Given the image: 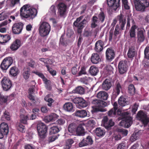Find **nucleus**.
Segmentation results:
<instances>
[{
    "instance_id": "nucleus-50",
    "label": "nucleus",
    "mask_w": 149,
    "mask_h": 149,
    "mask_svg": "<svg viewBox=\"0 0 149 149\" xmlns=\"http://www.w3.org/2000/svg\"><path fill=\"white\" fill-rule=\"evenodd\" d=\"M87 74V72L86 71V69L84 66L81 67L80 70L78 74V76H80L82 74Z\"/></svg>"
},
{
    "instance_id": "nucleus-25",
    "label": "nucleus",
    "mask_w": 149,
    "mask_h": 149,
    "mask_svg": "<svg viewBox=\"0 0 149 149\" xmlns=\"http://www.w3.org/2000/svg\"><path fill=\"white\" fill-rule=\"evenodd\" d=\"M91 60L94 64H97L101 61L99 55L97 53H93L92 54Z\"/></svg>"
},
{
    "instance_id": "nucleus-41",
    "label": "nucleus",
    "mask_w": 149,
    "mask_h": 149,
    "mask_svg": "<svg viewBox=\"0 0 149 149\" xmlns=\"http://www.w3.org/2000/svg\"><path fill=\"white\" fill-rule=\"evenodd\" d=\"M21 113V112H20ZM20 122L22 123L26 124L27 123V120H28V117L27 115L20 113Z\"/></svg>"
},
{
    "instance_id": "nucleus-55",
    "label": "nucleus",
    "mask_w": 149,
    "mask_h": 149,
    "mask_svg": "<svg viewBox=\"0 0 149 149\" xmlns=\"http://www.w3.org/2000/svg\"><path fill=\"white\" fill-rule=\"evenodd\" d=\"M10 2V6L11 7L14 6L15 5L20 3V0H9Z\"/></svg>"
},
{
    "instance_id": "nucleus-60",
    "label": "nucleus",
    "mask_w": 149,
    "mask_h": 149,
    "mask_svg": "<svg viewBox=\"0 0 149 149\" xmlns=\"http://www.w3.org/2000/svg\"><path fill=\"white\" fill-rule=\"evenodd\" d=\"M118 132H121L123 136H126L128 134V131L127 130L123 129H118Z\"/></svg>"
},
{
    "instance_id": "nucleus-4",
    "label": "nucleus",
    "mask_w": 149,
    "mask_h": 149,
    "mask_svg": "<svg viewBox=\"0 0 149 149\" xmlns=\"http://www.w3.org/2000/svg\"><path fill=\"white\" fill-rule=\"evenodd\" d=\"M39 30L40 34L41 36H45L49 33L51 30V26L48 22H43L41 24Z\"/></svg>"
},
{
    "instance_id": "nucleus-62",
    "label": "nucleus",
    "mask_w": 149,
    "mask_h": 149,
    "mask_svg": "<svg viewBox=\"0 0 149 149\" xmlns=\"http://www.w3.org/2000/svg\"><path fill=\"white\" fill-rule=\"evenodd\" d=\"M35 64V61L32 59H31L29 62L28 63V65L33 68H34Z\"/></svg>"
},
{
    "instance_id": "nucleus-29",
    "label": "nucleus",
    "mask_w": 149,
    "mask_h": 149,
    "mask_svg": "<svg viewBox=\"0 0 149 149\" xmlns=\"http://www.w3.org/2000/svg\"><path fill=\"white\" fill-rule=\"evenodd\" d=\"M19 73L18 69L16 66L11 67L9 71V74L13 77L17 76Z\"/></svg>"
},
{
    "instance_id": "nucleus-35",
    "label": "nucleus",
    "mask_w": 149,
    "mask_h": 149,
    "mask_svg": "<svg viewBox=\"0 0 149 149\" xmlns=\"http://www.w3.org/2000/svg\"><path fill=\"white\" fill-rule=\"evenodd\" d=\"M135 54V52L134 47H131L129 48L127 53L128 58H132L134 57Z\"/></svg>"
},
{
    "instance_id": "nucleus-11",
    "label": "nucleus",
    "mask_w": 149,
    "mask_h": 149,
    "mask_svg": "<svg viewBox=\"0 0 149 149\" xmlns=\"http://www.w3.org/2000/svg\"><path fill=\"white\" fill-rule=\"evenodd\" d=\"M24 24L21 22L15 23L12 27L13 33L15 34H19L21 33Z\"/></svg>"
},
{
    "instance_id": "nucleus-18",
    "label": "nucleus",
    "mask_w": 149,
    "mask_h": 149,
    "mask_svg": "<svg viewBox=\"0 0 149 149\" xmlns=\"http://www.w3.org/2000/svg\"><path fill=\"white\" fill-rule=\"evenodd\" d=\"M132 118L131 117H127L126 119L121 120L119 123V125L125 128L129 127L132 124Z\"/></svg>"
},
{
    "instance_id": "nucleus-58",
    "label": "nucleus",
    "mask_w": 149,
    "mask_h": 149,
    "mask_svg": "<svg viewBox=\"0 0 149 149\" xmlns=\"http://www.w3.org/2000/svg\"><path fill=\"white\" fill-rule=\"evenodd\" d=\"M95 124V121L93 120H89L87 123L88 125L91 127H93Z\"/></svg>"
},
{
    "instance_id": "nucleus-47",
    "label": "nucleus",
    "mask_w": 149,
    "mask_h": 149,
    "mask_svg": "<svg viewBox=\"0 0 149 149\" xmlns=\"http://www.w3.org/2000/svg\"><path fill=\"white\" fill-rule=\"evenodd\" d=\"M11 37L8 34H3V43H6L11 39Z\"/></svg>"
},
{
    "instance_id": "nucleus-16",
    "label": "nucleus",
    "mask_w": 149,
    "mask_h": 149,
    "mask_svg": "<svg viewBox=\"0 0 149 149\" xmlns=\"http://www.w3.org/2000/svg\"><path fill=\"white\" fill-rule=\"evenodd\" d=\"M122 89V86L121 82L117 81H116L114 88L113 89L114 92L113 95H114L115 97L118 95Z\"/></svg>"
},
{
    "instance_id": "nucleus-32",
    "label": "nucleus",
    "mask_w": 149,
    "mask_h": 149,
    "mask_svg": "<svg viewBox=\"0 0 149 149\" xmlns=\"http://www.w3.org/2000/svg\"><path fill=\"white\" fill-rule=\"evenodd\" d=\"M89 73L92 76L96 75L99 72L98 68L94 66H91L90 67L89 70Z\"/></svg>"
},
{
    "instance_id": "nucleus-30",
    "label": "nucleus",
    "mask_w": 149,
    "mask_h": 149,
    "mask_svg": "<svg viewBox=\"0 0 149 149\" xmlns=\"http://www.w3.org/2000/svg\"><path fill=\"white\" fill-rule=\"evenodd\" d=\"M118 104L121 106L124 107L128 104V102L127 99L123 96H121L118 99Z\"/></svg>"
},
{
    "instance_id": "nucleus-28",
    "label": "nucleus",
    "mask_w": 149,
    "mask_h": 149,
    "mask_svg": "<svg viewBox=\"0 0 149 149\" xmlns=\"http://www.w3.org/2000/svg\"><path fill=\"white\" fill-rule=\"evenodd\" d=\"M97 97L98 98L102 100H106L107 99L108 94L104 91H101L98 93Z\"/></svg>"
},
{
    "instance_id": "nucleus-33",
    "label": "nucleus",
    "mask_w": 149,
    "mask_h": 149,
    "mask_svg": "<svg viewBox=\"0 0 149 149\" xmlns=\"http://www.w3.org/2000/svg\"><path fill=\"white\" fill-rule=\"evenodd\" d=\"M114 122L113 121L112 119H111L107 123H105L104 126L106 129L108 130H109L111 129L112 127L114 125Z\"/></svg>"
},
{
    "instance_id": "nucleus-59",
    "label": "nucleus",
    "mask_w": 149,
    "mask_h": 149,
    "mask_svg": "<svg viewBox=\"0 0 149 149\" xmlns=\"http://www.w3.org/2000/svg\"><path fill=\"white\" fill-rule=\"evenodd\" d=\"M92 32L89 31H85L84 33V36L85 37H88L92 36Z\"/></svg>"
},
{
    "instance_id": "nucleus-43",
    "label": "nucleus",
    "mask_w": 149,
    "mask_h": 149,
    "mask_svg": "<svg viewBox=\"0 0 149 149\" xmlns=\"http://www.w3.org/2000/svg\"><path fill=\"white\" fill-rule=\"evenodd\" d=\"M44 100L48 102L47 105L49 107H52V103H54V100L52 98H49V95H46L44 98Z\"/></svg>"
},
{
    "instance_id": "nucleus-7",
    "label": "nucleus",
    "mask_w": 149,
    "mask_h": 149,
    "mask_svg": "<svg viewBox=\"0 0 149 149\" xmlns=\"http://www.w3.org/2000/svg\"><path fill=\"white\" fill-rule=\"evenodd\" d=\"M118 68L120 74H126L128 69L127 61L125 60L120 61L118 64Z\"/></svg>"
},
{
    "instance_id": "nucleus-45",
    "label": "nucleus",
    "mask_w": 149,
    "mask_h": 149,
    "mask_svg": "<svg viewBox=\"0 0 149 149\" xmlns=\"http://www.w3.org/2000/svg\"><path fill=\"white\" fill-rule=\"evenodd\" d=\"M128 92L132 95L134 94L135 92V89L134 85L132 84L130 85L128 87Z\"/></svg>"
},
{
    "instance_id": "nucleus-19",
    "label": "nucleus",
    "mask_w": 149,
    "mask_h": 149,
    "mask_svg": "<svg viewBox=\"0 0 149 149\" xmlns=\"http://www.w3.org/2000/svg\"><path fill=\"white\" fill-rule=\"evenodd\" d=\"M91 103L94 107L98 108L104 107L107 106V103L106 102L97 99L93 100L91 101Z\"/></svg>"
},
{
    "instance_id": "nucleus-22",
    "label": "nucleus",
    "mask_w": 149,
    "mask_h": 149,
    "mask_svg": "<svg viewBox=\"0 0 149 149\" xmlns=\"http://www.w3.org/2000/svg\"><path fill=\"white\" fill-rule=\"evenodd\" d=\"M84 125V124H80L77 127L76 132L78 136H83L84 135L85 132L83 127Z\"/></svg>"
},
{
    "instance_id": "nucleus-24",
    "label": "nucleus",
    "mask_w": 149,
    "mask_h": 149,
    "mask_svg": "<svg viewBox=\"0 0 149 149\" xmlns=\"http://www.w3.org/2000/svg\"><path fill=\"white\" fill-rule=\"evenodd\" d=\"M63 109L64 110L68 112H73L74 111V109L72 103L67 102L63 105Z\"/></svg>"
},
{
    "instance_id": "nucleus-51",
    "label": "nucleus",
    "mask_w": 149,
    "mask_h": 149,
    "mask_svg": "<svg viewBox=\"0 0 149 149\" xmlns=\"http://www.w3.org/2000/svg\"><path fill=\"white\" fill-rule=\"evenodd\" d=\"M59 136V134L56 135L50 136L48 139V141L49 143L52 142L54 141L55 140L58 139V136Z\"/></svg>"
},
{
    "instance_id": "nucleus-27",
    "label": "nucleus",
    "mask_w": 149,
    "mask_h": 149,
    "mask_svg": "<svg viewBox=\"0 0 149 149\" xmlns=\"http://www.w3.org/2000/svg\"><path fill=\"white\" fill-rule=\"evenodd\" d=\"M31 70L29 68H25L23 70L22 75L25 80L28 79L30 75Z\"/></svg>"
},
{
    "instance_id": "nucleus-52",
    "label": "nucleus",
    "mask_w": 149,
    "mask_h": 149,
    "mask_svg": "<svg viewBox=\"0 0 149 149\" xmlns=\"http://www.w3.org/2000/svg\"><path fill=\"white\" fill-rule=\"evenodd\" d=\"M145 58L149 59V47H147L145 48L144 51Z\"/></svg>"
},
{
    "instance_id": "nucleus-14",
    "label": "nucleus",
    "mask_w": 149,
    "mask_h": 149,
    "mask_svg": "<svg viewBox=\"0 0 149 149\" xmlns=\"http://www.w3.org/2000/svg\"><path fill=\"white\" fill-rule=\"evenodd\" d=\"M120 0H107V3L108 6L112 7L116 10L120 6Z\"/></svg>"
},
{
    "instance_id": "nucleus-44",
    "label": "nucleus",
    "mask_w": 149,
    "mask_h": 149,
    "mask_svg": "<svg viewBox=\"0 0 149 149\" xmlns=\"http://www.w3.org/2000/svg\"><path fill=\"white\" fill-rule=\"evenodd\" d=\"M8 97L3 95L1 93H0V103H6L8 101Z\"/></svg>"
},
{
    "instance_id": "nucleus-61",
    "label": "nucleus",
    "mask_w": 149,
    "mask_h": 149,
    "mask_svg": "<svg viewBox=\"0 0 149 149\" xmlns=\"http://www.w3.org/2000/svg\"><path fill=\"white\" fill-rule=\"evenodd\" d=\"M121 116L122 117V118L123 119H126L127 117H131L128 116L129 113L127 112H121L120 113Z\"/></svg>"
},
{
    "instance_id": "nucleus-26",
    "label": "nucleus",
    "mask_w": 149,
    "mask_h": 149,
    "mask_svg": "<svg viewBox=\"0 0 149 149\" xmlns=\"http://www.w3.org/2000/svg\"><path fill=\"white\" fill-rule=\"evenodd\" d=\"M74 113L75 116L81 118H84L87 116L86 111L84 110H77Z\"/></svg>"
},
{
    "instance_id": "nucleus-64",
    "label": "nucleus",
    "mask_w": 149,
    "mask_h": 149,
    "mask_svg": "<svg viewBox=\"0 0 149 149\" xmlns=\"http://www.w3.org/2000/svg\"><path fill=\"white\" fill-rule=\"evenodd\" d=\"M125 144L122 143L119 144L117 146V149H125Z\"/></svg>"
},
{
    "instance_id": "nucleus-34",
    "label": "nucleus",
    "mask_w": 149,
    "mask_h": 149,
    "mask_svg": "<svg viewBox=\"0 0 149 149\" xmlns=\"http://www.w3.org/2000/svg\"><path fill=\"white\" fill-rule=\"evenodd\" d=\"M99 21L98 20V18L95 16H93L91 20V27L92 28H94L97 26V24L99 23Z\"/></svg>"
},
{
    "instance_id": "nucleus-9",
    "label": "nucleus",
    "mask_w": 149,
    "mask_h": 149,
    "mask_svg": "<svg viewBox=\"0 0 149 149\" xmlns=\"http://www.w3.org/2000/svg\"><path fill=\"white\" fill-rule=\"evenodd\" d=\"M9 132V127L7 124L2 123L0 124V139L6 136Z\"/></svg>"
},
{
    "instance_id": "nucleus-48",
    "label": "nucleus",
    "mask_w": 149,
    "mask_h": 149,
    "mask_svg": "<svg viewBox=\"0 0 149 149\" xmlns=\"http://www.w3.org/2000/svg\"><path fill=\"white\" fill-rule=\"evenodd\" d=\"M98 19H99V21H100L102 23L104 20L105 16L103 12L100 13L98 16Z\"/></svg>"
},
{
    "instance_id": "nucleus-12",
    "label": "nucleus",
    "mask_w": 149,
    "mask_h": 149,
    "mask_svg": "<svg viewBox=\"0 0 149 149\" xmlns=\"http://www.w3.org/2000/svg\"><path fill=\"white\" fill-rule=\"evenodd\" d=\"M146 31L143 27L137 29V38L138 40L140 42H143L145 39Z\"/></svg>"
},
{
    "instance_id": "nucleus-53",
    "label": "nucleus",
    "mask_w": 149,
    "mask_h": 149,
    "mask_svg": "<svg viewBox=\"0 0 149 149\" xmlns=\"http://www.w3.org/2000/svg\"><path fill=\"white\" fill-rule=\"evenodd\" d=\"M56 124L59 125H63L65 123V119L61 118L57 120L56 121Z\"/></svg>"
},
{
    "instance_id": "nucleus-15",
    "label": "nucleus",
    "mask_w": 149,
    "mask_h": 149,
    "mask_svg": "<svg viewBox=\"0 0 149 149\" xmlns=\"http://www.w3.org/2000/svg\"><path fill=\"white\" fill-rule=\"evenodd\" d=\"M106 56L107 60L109 61H111L114 59L115 54L114 51L110 48H108L106 52Z\"/></svg>"
},
{
    "instance_id": "nucleus-5",
    "label": "nucleus",
    "mask_w": 149,
    "mask_h": 149,
    "mask_svg": "<svg viewBox=\"0 0 149 149\" xmlns=\"http://www.w3.org/2000/svg\"><path fill=\"white\" fill-rule=\"evenodd\" d=\"M117 21H118V25L120 26V29L124 30L126 20L125 18L124 17V15L120 13L113 20V22L111 23V25L114 26Z\"/></svg>"
},
{
    "instance_id": "nucleus-17",
    "label": "nucleus",
    "mask_w": 149,
    "mask_h": 149,
    "mask_svg": "<svg viewBox=\"0 0 149 149\" xmlns=\"http://www.w3.org/2000/svg\"><path fill=\"white\" fill-rule=\"evenodd\" d=\"M93 141L91 137L90 136H88L86 139H83L79 143V146L82 147L88 145L93 144Z\"/></svg>"
},
{
    "instance_id": "nucleus-10",
    "label": "nucleus",
    "mask_w": 149,
    "mask_h": 149,
    "mask_svg": "<svg viewBox=\"0 0 149 149\" xmlns=\"http://www.w3.org/2000/svg\"><path fill=\"white\" fill-rule=\"evenodd\" d=\"M72 102L75 104H77L79 107L84 108L87 106V102L83 98L80 97H76L72 100Z\"/></svg>"
},
{
    "instance_id": "nucleus-31",
    "label": "nucleus",
    "mask_w": 149,
    "mask_h": 149,
    "mask_svg": "<svg viewBox=\"0 0 149 149\" xmlns=\"http://www.w3.org/2000/svg\"><path fill=\"white\" fill-rule=\"evenodd\" d=\"M95 132L96 135L99 137L103 136L105 134L104 130L100 127H97L95 130Z\"/></svg>"
},
{
    "instance_id": "nucleus-36",
    "label": "nucleus",
    "mask_w": 149,
    "mask_h": 149,
    "mask_svg": "<svg viewBox=\"0 0 149 149\" xmlns=\"http://www.w3.org/2000/svg\"><path fill=\"white\" fill-rule=\"evenodd\" d=\"M85 91L84 88L81 86H78L73 90L74 93L81 95L84 94Z\"/></svg>"
},
{
    "instance_id": "nucleus-42",
    "label": "nucleus",
    "mask_w": 149,
    "mask_h": 149,
    "mask_svg": "<svg viewBox=\"0 0 149 149\" xmlns=\"http://www.w3.org/2000/svg\"><path fill=\"white\" fill-rule=\"evenodd\" d=\"M73 142L74 141L72 139H68L67 140L66 144L64 146V149H69Z\"/></svg>"
},
{
    "instance_id": "nucleus-3",
    "label": "nucleus",
    "mask_w": 149,
    "mask_h": 149,
    "mask_svg": "<svg viewBox=\"0 0 149 149\" xmlns=\"http://www.w3.org/2000/svg\"><path fill=\"white\" fill-rule=\"evenodd\" d=\"M37 130L39 138L44 139L46 136L48 127L42 123H39L37 126Z\"/></svg>"
},
{
    "instance_id": "nucleus-39",
    "label": "nucleus",
    "mask_w": 149,
    "mask_h": 149,
    "mask_svg": "<svg viewBox=\"0 0 149 149\" xmlns=\"http://www.w3.org/2000/svg\"><path fill=\"white\" fill-rule=\"evenodd\" d=\"M146 117V114L142 111H138L136 114V118L137 119L141 121Z\"/></svg>"
},
{
    "instance_id": "nucleus-13",
    "label": "nucleus",
    "mask_w": 149,
    "mask_h": 149,
    "mask_svg": "<svg viewBox=\"0 0 149 149\" xmlns=\"http://www.w3.org/2000/svg\"><path fill=\"white\" fill-rule=\"evenodd\" d=\"M22 45V43L21 40L17 39L12 43L10 48L12 51H15L21 46Z\"/></svg>"
},
{
    "instance_id": "nucleus-6",
    "label": "nucleus",
    "mask_w": 149,
    "mask_h": 149,
    "mask_svg": "<svg viewBox=\"0 0 149 149\" xmlns=\"http://www.w3.org/2000/svg\"><path fill=\"white\" fill-rule=\"evenodd\" d=\"M13 63V59L10 56L6 57L2 61L0 65L1 69L5 72Z\"/></svg>"
},
{
    "instance_id": "nucleus-38",
    "label": "nucleus",
    "mask_w": 149,
    "mask_h": 149,
    "mask_svg": "<svg viewBox=\"0 0 149 149\" xmlns=\"http://www.w3.org/2000/svg\"><path fill=\"white\" fill-rule=\"evenodd\" d=\"M137 28V26L135 25H134L132 26L131 27L129 32L130 36L131 38H133L135 37V29H136Z\"/></svg>"
},
{
    "instance_id": "nucleus-8",
    "label": "nucleus",
    "mask_w": 149,
    "mask_h": 149,
    "mask_svg": "<svg viewBox=\"0 0 149 149\" xmlns=\"http://www.w3.org/2000/svg\"><path fill=\"white\" fill-rule=\"evenodd\" d=\"M2 88L3 90L7 91L11 88L12 85L11 80L6 77H4L1 81Z\"/></svg>"
},
{
    "instance_id": "nucleus-46",
    "label": "nucleus",
    "mask_w": 149,
    "mask_h": 149,
    "mask_svg": "<svg viewBox=\"0 0 149 149\" xmlns=\"http://www.w3.org/2000/svg\"><path fill=\"white\" fill-rule=\"evenodd\" d=\"M116 111H117L114 109H111L108 112V115L110 117H115L116 114Z\"/></svg>"
},
{
    "instance_id": "nucleus-20",
    "label": "nucleus",
    "mask_w": 149,
    "mask_h": 149,
    "mask_svg": "<svg viewBox=\"0 0 149 149\" xmlns=\"http://www.w3.org/2000/svg\"><path fill=\"white\" fill-rule=\"evenodd\" d=\"M104 42L102 40L97 41L95 43L94 50L95 51L98 53L101 52L103 49Z\"/></svg>"
},
{
    "instance_id": "nucleus-23",
    "label": "nucleus",
    "mask_w": 149,
    "mask_h": 149,
    "mask_svg": "<svg viewBox=\"0 0 149 149\" xmlns=\"http://www.w3.org/2000/svg\"><path fill=\"white\" fill-rule=\"evenodd\" d=\"M66 6L63 3H59L58 6V13L61 16L63 15L66 11Z\"/></svg>"
},
{
    "instance_id": "nucleus-63",
    "label": "nucleus",
    "mask_w": 149,
    "mask_h": 149,
    "mask_svg": "<svg viewBox=\"0 0 149 149\" xmlns=\"http://www.w3.org/2000/svg\"><path fill=\"white\" fill-rule=\"evenodd\" d=\"M88 77H85L83 78H81L80 79V81L84 84H87L88 82Z\"/></svg>"
},
{
    "instance_id": "nucleus-54",
    "label": "nucleus",
    "mask_w": 149,
    "mask_h": 149,
    "mask_svg": "<svg viewBox=\"0 0 149 149\" xmlns=\"http://www.w3.org/2000/svg\"><path fill=\"white\" fill-rule=\"evenodd\" d=\"M39 60L40 61L44 62V63L52 64V60L49 58L45 59L44 58H40Z\"/></svg>"
},
{
    "instance_id": "nucleus-57",
    "label": "nucleus",
    "mask_w": 149,
    "mask_h": 149,
    "mask_svg": "<svg viewBox=\"0 0 149 149\" xmlns=\"http://www.w3.org/2000/svg\"><path fill=\"white\" fill-rule=\"evenodd\" d=\"M139 105L135 103L134 104L132 109V112L133 114H135L137 110Z\"/></svg>"
},
{
    "instance_id": "nucleus-21",
    "label": "nucleus",
    "mask_w": 149,
    "mask_h": 149,
    "mask_svg": "<svg viewBox=\"0 0 149 149\" xmlns=\"http://www.w3.org/2000/svg\"><path fill=\"white\" fill-rule=\"evenodd\" d=\"M112 86L110 80L106 79L103 82L102 84V89L105 91H108Z\"/></svg>"
},
{
    "instance_id": "nucleus-1",
    "label": "nucleus",
    "mask_w": 149,
    "mask_h": 149,
    "mask_svg": "<svg viewBox=\"0 0 149 149\" xmlns=\"http://www.w3.org/2000/svg\"><path fill=\"white\" fill-rule=\"evenodd\" d=\"M20 15L24 18L30 17L33 19L37 15V10L33 8L30 7L29 5H24L20 9Z\"/></svg>"
},
{
    "instance_id": "nucleus-37",
    "label": "nucleus",
    "mask_w": 149,
    "mask_h": 149,
    "mask_svg": "<svg viewBox=\"0 0 149 149\" xmlns=\"http://www.w3.org/2000/svg\"><path fill=\"white\" fill-rule=\"evenodd\" d=\"M60 130L57 126H53L49 129V133L50 135L57 133Z\"/></svg>"
},
{
    "instance_id": "nucleus-40",
    "label": "nucleus",
    "mask_w": 149,
    "mask_h": 149,
    "mask_svg": "<svg viewBox=\"0 0 149 149\" xmlns=\"http://www.w3.org/2000/svg\"><path fill=\"white\" fill-rule=\"evenodd\" d=\"M77 127L74 123L70 124L68 127V131L71 133H73L76 132Z\"/></svg>"
},
{
    "instance_id": "nucleus-56",
    "label": "nucleus",
    "mask_w": 149,
    "mask_h": 149,
    "mask_svg": "<svg viewBox=\"0 0 149 149\" xmlns=\"http://www.w3.org/2000/svg\"><path fill=\"white\" fill-rule=\"evenodd\" d=\"M137 139V136L136 134L133 133L131 136L130 140V141L133 142L136 141Z\"/></svg>"
},
{
    "instance_id": "nucleus-2",
    "label": "nucleus",
    "mask_w": 149,
    "mask_h": 149,
    "mask_svg": "<svg viewBox=\"0 0 149 149\" xmlns=\"http://www.w3.org/2000/svg\"><path fill=\"white\" fill-rule=\"evenodd\" d=\"M83 18V16H81L77 18L76 20L74 21L73 24V26L74 28L75 27L77 28V32L78 33L80 34L82 33V30L84 27V25L86 24L88 22L87 17H85L82 21L80 22Z\"/></svg>"
},
{
    "instance_id": "nucleus-49",
    "label": "nucleus",
    "mask_w": 149,
    "mask_h": 149,
    "mask_svg": "<svg viewBox=\"0 0 149 149\" xmlns=\"http://www.w3.org/2000/svg\"><path fill=\"white\" fill-rule=\"evenodd\" d=\"M45 66L47 68V70L53 76L56 75V71L53 70L52 68L49 67V65H46Z\"/></svg>"
}]
</instances>
